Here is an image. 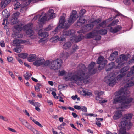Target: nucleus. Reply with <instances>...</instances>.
Returning <instances> with one entry per match:
<instances>
[{"label":"nucleus","instance_id":"obj_1","mask_svg":"<svg viewBox=\"0 0 134 134\" xmlns=\"http://www.w3.org/2000/svg\"><path fill=\"white\" fill-rule=\"evenodd\" d=\"M95 65V62H91L88 66V72L87 73L86 72L87 68L85 65L84 64H80L77 67L79 70L75 73H69L68 76L66 77V79L72 81L74 82L79 85V83L82 81L87 79L89 75L94 74L96 72V69H93Z\"/></svg>","mask_w":134,"mask_h":134},{"label":"nucleus","instance_id":"obj_2","mask_svg":"<svg viewBox=\"0 0 134 134\" xmlns=\"http://www.w3.org/2000/svg\"><path fill=\"white\" fill-rule=\"evenodd\" d=\"M134 85V81L132 80V78H131V79L128 80V82L124 87L122 88L119 91L115 93V95L116 96L119 95L120 96L113 99V103L116 104L118 102L126 104H130L131 102L134 103V99L129 97L130 91L128 90L129 87Z\"/></svg>","mask_w":134,"mask_h":134},{"label":"nucleus","instance_id":"obj_3","mask_svg":"<svg viewBox=\"0 0 134 134\" xmlns=\"http://www.w3.org/2000/svg\"><path fill=\"white\" fill-rule=\"evenodd\" d=\"M127 60V58L125 55L124 54L121 55L116 59V65H115V63L114 62L110 63L108 64V66L109 68L106 69V71H109L113 68H120L123 66Z\"/></svg>","mask_w":134,"mask_h":134},{"label":"nucleus","instance_id":"obj_4","mask_svg":"<svg viewBox=\"0 0 134 134\" xmlns=\"http://www.w3.org/2000/svg\"><path fill=\"white\" fill-rule=\"evenodd\" d=\"M132 113L125 114L123 116V117L121 119L119 125L122 127H124L126 125L130 126L132 125V123L130 121L133 116Z\"/></svg>","mask_w":134,"mask_h":134},{"label":"nucleus","instance_id":"obj_5","mask_svg":"<svg viewBox=\"0 0 134 134\" xmlns=\"http://www.w3.org/2000/svg\"><path fill=\"white\" fill-rule=\"evenodd\" d=\"M104 81L105 82L109 83V85L111 86H114L118 81L114 73H111L104 79Z\"/></svg>","mask_w":134,"mask_h":134},{"label":"nucleus","instance_id":"obj_6","mask_svg":"<svg viewBox=\"0 0 134 134\" xmlns=\"http://www.w3.org/2000/svg\"><path fill=\"white\" fill-rule=\"evenodd\" d=\"M54 11L53 9H49L47 13L44 14L43 12H42L41 15H40L39 21L41 22H44L46 20L47 17H49L51 19H52L55 17V14L54 13Z\"/></svg>","mask_w":134,"mask_h":134},{"label":"nucleus","instance_id":"obj_7","mask_svg":"<svg viewBox=\"0 0 134 134\" xmlns=\"http://www.w3.org/2000/svg\"><path fill=\"white\" fill-rule=\"evenodd\" d=\"M65 17L62 16L59 20V25L55 28V30L53 31V33L55 34L58 32L60 28H67L68 27V24L65 21Z\"/></svg>","mask_w":134,"mask_h":134},{"label":"nucleus","instance_id":"obj_8","mask_svg":"<svg viewBox=\"0 0 134 134\" xmlns=\"http://www.w3.org/2000/svg\"><path fill=\"white\" fill-rule=\"evenodd\" d=\"M124 105L121 106L120 107L118 108L119 109H122L120 111H118L116 112L114 115L113 116V118L115 120H116L120 118L122 116V113L121 111H123L124 110L129 108L131 106V104L125 105L126 103H124Z\"/></svg>","mask_w":134,"mask_h":134},{"label":"nucleus","instance_id":"obj_9","mask_svg":"<svg viewBox=\"0 0 134 134\" xmlns=\"http://www.w3.org/2000/svg\"><path fill=\"white\" fill-rule=\"evenodd\" d=\"M77 11L74 10H72L71 14L70 15V17L69 18L68 20V23H67L65 21V19H64L65 21V23L68 24V26L67 27H69V25L72 24L78 18V16L77 14Z\"/></svg>","mask_w":134,"mask_h":134},{"label":"nucleus","instance_id":"obj_10","mask_svg":"<svg viewBox=\"0 0 134 134\" xmlns=\"http://www.w3.org/2000/svg\"><path fill=\"white\" fill-rule=\"evenodd\" d=\"M107 63V60L104 59L103 57L100 56L97 60V63L99 64L98 69L101 70L104 67L105 65Z\"/></svg>","mask_w":134,"mask_h":134},{"label":"nucleus","instance_id":"obj_11","mask_svg":"<svg viewBox=\"0 0 134 134\" xmlns=\"http://www.w3.org/2000/svg\"><path fill=\"white\" fill-rule=\"evenodd\" d=\"M62 63V60L60 59L54 60L51 62V67L55 70L58 69L60 68Z\"/></svg>","mask_w":134,"mask_h":134},{"label":"nucleus","instance_id":"obj_12","mask_svg":"<svg viewBox=\"0 0 134 134\" xmlns=\"http://www.w3.org/2000/svg\"><path fill=\"white\" fill-rule=\"evenodd\" d=\"M93 26L94 25L92 23H91V22L90 23L87 24L84 27L82 28L81 30L78 31L77 32L79 33H84L85 32L88 31L92 29Z\"/></svg>","mask_w":134,"mask_h":134},{"label":"nucleus","instance_id":"obj_13","mask_svg":"<svg viewBox=\"0 0 134 134\" xmlns=\"http://www.w3.org/2000/svg\"><path fill=\"white\" fill-rule=\"evenodd\" d=\"M32 24L30 23L24 26L23 27L24 29L26 30V33L27 34L32 35H33L34 31L32 29Z\"/></svg>","mask_w":134,"mask_h":134},{"label":"nucleus","instance_id":"obj_14","mask_svg":"<svg viewBox=\"0 0 134 134\" xmlns=\"http://www.w3.org/2000/svg\"><path fill=\"white\" fill-rule=\"evenodd\" d=\"M75 32V31L73 30H70L66 31V29H65L62 32V34L61 35V37L63 38L64 42H65L66 39L65 38L67 36L72 35Z\"/></svg>","mask_w":134,"mask_h":134},{"label":"nucleus","instance_id":"obj_15","mask_svg":"<svg viewBox=\"0 0 134 134\" xmlns=\"http://www.w3.org/2000/svg\"><path fill=\"white\" fill-rule=\"evenodd\" d=\"M129 66H125L120 70V74L118 76V78H121L124 76L126 74V72L129 69Z\"/></svg>","mask_w":134,"mask_h":134},{"label":"nucleus","instance_id":"obj_16","mask_svg":"<svg viewBox=\"0 0 134 134\" xmlns=\"http://www.w3.org/2000/svg\"><path fill=\"white\" fill-rule=\"evenodd\" d=\"M86 21L85 19L84 16H80L79 19L75 24V26L79 27L84 24Z\"/></svg>","mask_w":134,"mask_h":134},{"label":"nucleus","instance_id":"obj_17","mask_svg":"<svg viewBox=\"0 0 134 134\" xmlns=\"http://www.w3.org/2000/svg\"><path fill=\"white\" fill-rule=\"evenodd\" d=\"M44 61V59L43 58H38L36 59L33 63V65L36 66H39L42 65Z\"/></svg>","mask_w":134,"mask_h":134},{"label":"nucleus","instance_id":"obj_18","mask_svg":"<svg viewBox=\"0 0 134 134\" xmlns=\"http://www.w3.org/2000/svg\"><path fill=\"white\" fill-rule=\"evenodd\" d=\"M109 31L113 33H115L120 31L122 29V27L120 26L117 25L116 26L113 27H110Z\"/></svg>","mask_w":134,"mask_h":134},{"label":"nucleus","instance_id":"obj_19","mask_svg":"<svg viewBox=\"0 0 134 134\" xmlns=\"http://www.w3.org/2000/svg\"><path fill=\"white\" fill-rule=\"evenodd\" d=\"M104 92L103 91L99 92L97 91H95L94 92V93L96 96L95 99L97 100L100 101V99H101V98L100 97V96L103 94L104 93Z\"/></svg>","mask_w":134,"mask_h":134},{"label":"nucleus","instance_id":"obj_20","mask_svg":"<svg viewBox=\"0 0 134 134\" xmlns=\"http://www.w3.org/2000/svg\"><path fill=\"white\" fill-rule=\"evenodd\" d=\"M118 53L117 51H115L110 54L109 58V60L111 61L114 60L117 57L118 55Z\"/></svg>","mask_w":134,"mask_h":134},{"label":"nucleus","instance_id":"obj_21","mask_svg":"<svg viewBox=\"0 0 134 134\" xmlns=\"http://www.w3.org/2000/svg\"><path fill=\"white\" fill-rule=\"evenodd\" d=\"M82 94L84 96H92L91 91L87 90H83L81 92Z\"/></svg>","mask_w":134,"mask_h":134},{"label":"nucleus","instance_id":"obj_22","mask_svg":"<svg viewBox=\"0 0 134 134\" xmlns=\"http://www.w3.org/2000/svg\"><path fill=\"white\" fill-rule=\"evenodd\" d=\"M10 2V0H2L1 6L2 8H4Z\"/></svg>","mask_w":134,"mask_h":134},{"label":"nucleus","instance_id":"obj_23","mask_svg":"<svg viewBox=\"0 0 134 134\" xmlns=\"http://www.w3.org/2000/svg\"><path fill=\"white\" fill-rule=\"evenodd\" d=\"M51 40L52 41L54 42H56L59 41H64V40H63V38L61 37V35L60 37H59L58 36H55L54 37L51 38Z\"/></svg>","mask_w":134,"mask_h":134},{"label":"nucleus","instance_id":"obj_24","mask_svg":"<svg viewBox=\"0 0 134 134\" xmlns=\"http://www.w3.org/2000/svg\"><path fill=\"white\" fill-rule=\"evenodd\" d=\"M37 58L36 55L35 54H31L30 55L28 58V60L30 62L36 61Z\"/></svg>","mask_w":134,"mask_h":134},{"label":"nucleus","instance_id":"obj_25","mask_svg":"<svg viewBox=\"0 0 134 134\" xmlns=\"http://www.w3.org/2000/svg\"><path fill=\"white\" fill-rule=\"evenodd\" d=\"M38 34L40 36L43 37V38L47 37L48 36V32H42L41 30H40L39 31Z\"/></svg>","mask_w":134,"mask_h":134},{"label":"nucleus","instance_id":"obj_26","mask_svg":"<svg viewBox=\"0 0 134 134\" xmlns=\"http://www.w3.org/2000/svg\"><path fill=\"white\" fill-rule=\"evenodd\" d=\"M2 15L4 18L7 19L10 16V14L6 9H5L2 12Z\"/></svg>","mask_w":134,"mask_h":134},{"label":"nucleus","instance_id":"obj_27","mask_svg":"<svg viewBox=\"0 0 134 134\" xmlns=\"http://www.w3.org/2000/svg\"><path fill=\"white\" fill-rule=\"evenodd\" d=\"M101 21V18H98L96 19H94L93 18H92L90 20V21L93 24H97L100 23Z\"/></svg>","mask_w":134,"mask_h":134},{"label":"nucleus","instance_id":"obj_28","mask_svg":"<svg viewBox=\"0 0 134 134\" xmlns=\"http://www.w3.org/2000/svg\"><path fill=\"white\" fill-rule=\"evenodd\" d=\"M23 46H21L19 45L14 49V51L17 53H20L22 50Z\"/></svg>","mask_w":134,"mask_h":134},{"label":"nucleus","instance_id":"obj_29","mask_svg":"<svg viewBox=\"0 0 134 134\" xmlns=\"http://www.w3.org/2000/svg\"><path fill=\"white\" fill-rule=\"evenodd\" d=\"M96 33L94 31L90 32L87 34L86 35V38H92L95 36Z\"/></svg>","mask_w":134,"mask_h":134},{"label":"nucleus","instance_id":"obj_30","mask_svg":"<svg viewBox=\"0 0 134 134\" xmlns=\"http://www.w3.org/2000/svg\"><path fill=\"white\" fill-rule=\"evenodd\" d=\"M84 37V36L83 35L81 34H79L77 37L74 40L76 43H77L82 40Z\"/></svg>","mask_w":134,"mask_h":134},{"label":"nucleus","instance_id":"obj_31","mask_svg":"<svg viewBox=\"0 0 134 134\" xmlns=\"http://www.w3.org/2000/svg\"><path fill=\"white\" fill-rule=\"evenodd\" d=\"M68 56L69 54L67 52L65 53L64 52H62L60 53V57L64 60L66 59Z\"/></svg>","mask_w":134,"mask_h":134},{"label":"nucleus","instance_id":"obj_32","mask_svg":"<svg viewBox=\"0 0 134 134\" xmlns=\"http://www.w3.org/2000/svg\"><path fill=\"white\" fill-rule=\"evenodd\" d=\"M71 43L70 42H68L64 43L63 45V48L65 49H67L70 48L71 46Z\"/></svg>","mask_w":134,"mask_h":134},{"label":"nucleus","instance_id":"obj_33","mask_svg":"<svg viewBox=\"0 0 134 134\" xmlns=\"http://www.w3.org/2000/svg\"><path fill=\"white\" fill-rule=\"evenodd\" d=\"M98 33L102 35H105L107 34V31L105 29H102L97 31Z\"/></svg>","mask_w":134,"mask_h":134},{"label":"nucleus","instance_id":"obj_34","mask_svg":"<svg viewBox=\"0 0 134 134\" xmlns=\"http://www.w3.org/2000/svg\"><path fill=\"white\" fill-rule=\"evenodd\" d=\"M20 121L22 123V124L25 126L28 129H29V127L30 126V125L28 124L27 121L23 119H20Z\"/></svg>","mask_w":134,"mask_h":134},{"label":"nucleus","instance_id":"obj_35","mask_svg":"<svg viewBox=\"0 0 134 134\" xmlns=\"http://www.w3.org/2000/svg\"><path fill=\"white\" fill-rule=\"evenodd\" d=\"M14 9H17L21 6V4L18 1H16L14 3Z\"/></svg>","mask_w":134,"mask_h":134},{"label":"nucleus","instance_id":"obj_36","mask_svg":"<svg viewBox=\"0 0 134 134\" xmlns=\"http://www.w3.org/2000/svg\"><path fill=\"white\" fill-rule=\"evenodd\" d=\"M18 22L17 18H14L12 17L10 20V22L12 24H16Z\"/></svg>","mask_w":134,"mask_h":134},{"label":"nucleus","instance_id":"obj_37","mask_svg":"<svg viewBox=\"0 0 134 134\" xmlns=\"http://www.w3.org/2000/svg\"><path fill=\"white\" fill-rule=\"evenodd\" d=\"M32 75L31 73L29 72H27L24 75V76L26 80H28L29 78Z\"/></svg>","mask_w":134,"mask_h":134},{"label":"nucleus","instance_id":"obj_38","mask_svg":"<svg viewBox=\"0 0 134 134\" xmlns=\"http://www.w3.org/2000/svg\"><path fill=\"white\" fill-rule=\"evenodd\" d=\"M106 22L104 20L103 21L100 23L96 27L98 28L100 27H104L105 25Z\"/></svg>","mask_w":134,"mask_h":134},{"label":"nucleus","instance_id":"obj_39","mask_svg":"<svg viewBox=\"0 0 134 134\" xmlns=\"http://www.w3.org/2000/svg\"><path fill=\"white\" fill-rule=\"evenodd\" d=\"M118 21L119 20L118 19L114 20L111 23L109 24L107 26V27H111L113 26H114L116 25Z\"/></svg>","mask_w":134,"mask_h":134},{"label":"nucleus","instance_id":"obj_40","mask_svg":"<svg viewBox=\"0 0 134 134\" xmlns=\"http://www.w3.org/2000/svg\"><path fill=\"white\" fill-rule=\"evenodd\" d=\"M19 32H18V33L17 32L15 33L13 35V37H14L13 35H15V38H22L23 37V35L22 34H20Z\"/></svg>","mask_w":134,"mask_h":134},{"label":"nucleus","instance_id":"obj_41","mask_svg":"<svg viewBox=\"0 0 134 134\" xmlns=\"http://www.w3.org/2000/svg\"><path fill=\"white\" fill-rule=\"evenodd\" d=\"M21 27V26L20 25H17L14 26V28L18 32H20L22 30V28Z\"/></svg>","mask_w":134,"mask_h":134},{"label":"nucleus","instance_id":"obj_42","mask_svg":"<svg viewBox=\"0 0 134 134\" xmlns=\"http://www.w3.org/2000/svg\"><path fill=\"white\" fill-rule=\"evenodd\" d=\"M119 134H127L126 132V130L124 129H121L119 132Z\"/></svg>","mask_w":134,"mask_h":134},{"label":"nucleus","instance_id":"obj_43","mask_svg":"<svg viewBox=\"0 0 134 134\" xmlns=\"http://www.w3.org/2000/svg\"><path fill=\"white\" fill-rule=\"evenodd\" d=\"M28 54L27 53H23L19 55L20 57L23 59H25L27 56Z\"/></svg>","mask_w":134,"mask_h":134},{"label":"nucleus","instance_id":"obj_44","mask_svg":"<svg viewBox=\"0 0 134 134\" xmlns=\"http://www.w3.org/2000/svg\"><path fill=\"white\" fill-rule=\"evenodd\" d=\"M134 74V70H133L131 69L130 71L128 72L127 75V77H129L131 76Z\"/></svg>","mask_w":134,"mask_h":134},{"label":"nucleus","instance_id":"obj_45","mask_svg":"<svg viewBox=\"0 0 134 134\" xmlns=\"http://www.w3.org/2000/svg\"><path fill=\"white\" fill-rule=\"evenodd\" d=\"M50 64V62L49 60H47L46 61H44L42 66L43 67L47 66L49 65Z\"/></svg>","mask_w":134,"mask_h":134},{"label":"nucleus","instance_id":"obj_46","mask_svg":"<svg viewBox=\"0 0 134 134\" xmlns=\"http://www.w3.org/2000/svg\"><path fill=\"white\" fill-rule=\"evenodd\" d=\"M22 42V41L21 40H14L13 41V44L16 45H18V44L19 43Z\"/></svg>","mask_w":134,"mask_h":134},{"label":"nucleus","instance_id":"obj_47","mask_svg":"<svg viewBox=\"0 0 134 134\" xmlns=\"http://www.w3.org/2000/svg\"><path fill=\"white\" fill-rule=\"evenodd\" d=\"M80 110L83 111L87 112V108L85 106H81Z\"/></svg>","mask_w":134,"mask_h":134},{"label":"nucleus","instance_id":"obj_48","mask_svg":"<svg viewBox=\"0 0 134 134\" xmlns=\"http://www.w3.org/2000/svg\"><path fill=\"white\" fill-rule=\"evenodd\" d=\"M86 12V10L84 9H82L79 12L80 16H83L85 14Z\"/></svg>","mask_w":134,"mask_h":134},{"label":"nucleus","instance_id":"obj_49","mask_svg":"<svg viewBox=\"0 0 134 134\" xmlns=\"http://www.w3.org/2000/svg\"><path fill=\"white\" fill-rule=\"evenodd\" d=\"M123 2L126 5H129L130 4V0H123Z\"/></svg>","mask_w":134,"mask_h":134},{"label":"nucleus","instance_id":"obj_50","mask_svg":"<svg viewBox=\"0 0 134 134\" xmlns=\"http://www.w3.org/2000/svg\"><path fill=\"white\" fill-rule=\"evenodd\" d=\"M19 12H17L15 13H14L12 16V17L14 18H17V17L19 16Z\"/></svg>","mask_w":134,"mask_h":134},{"label":"nucleus","instance_id":"obj_51","mask_svg":"<svg viewBox=\"0 0 134 134\" xmlns=\"http://www.w3.org/2000/svg\"><path fill=\"white\" fill-rule=\"evenodd\" d=\"M32 131L35 134H41V133L37 130H36L35 129H33Z\"/></svg>","mask_w":134,"mask_h":134},{"label":"nucleus","instance_id":"obj_52","mask_svg":"<svg viewBox=\"0 0 134 134\" xmlns=\"http://www.w3.org/2000/svg\"><path fill=\"white\" fill-rule=\"evenodd\" d=\"M66 73V71L64 70H63L59 71V75L62 76Z\"/></svg>","mask_w":134,"mask_h":134},{"label":"nucleus","instance_id":"obj_53","mask_svg":"<svg viewBox=\"0 0 134 134\" xmlns=\"http://www.w3.org/2000/svg\"><path fill=\"white\" fill-rule=\"evenodd\" d=\"M78 49V46L76 44H75L72 47V49L73 51L75 52L76 50Z\"/></svg>","mask_w":134,"mask_h":134},{"label":"nucleus","instance_id":"obj_54","mask_svg":"<svg viewBox=\"0 0 134 134\" xmlns=\"http://www.w3.org/2000/svg\"><path fill=\"white\" fill-rule=\"evenodd\" d=\"M8 72L9 73L10 75L11 76V77L13 79H15V77L13 73L10 71H9Z\"/></svg>","mask_w":134,"mask_h":134},{"label":"nucleus","instance_id":"obj_55","mask_svg":"<svg viewBox=\"0 0 134 134\" xmlns=\"http://www.w3.org/2000/svg\"><path fill=\"white\" fill-rule=\"evenodd\" d=\"M95 39L96 40H99L101 38V36L99 35H95Z\"/></svg>","mask_w":134,"mask_h":134},{"label":"nucleus","instance_id":"obj_56","mask_svg":"<svg viewBox=\"0 0 134 134\" xmlns=\"http://www.w3.org/2000/svg\"><path fill=\"white\" fill-rule=\"evenodd\" d=\"M52 28V26L50 25H49L48 27L46 28L44 30L46 31H48L50 30Z\"/></svg>","mask_w":134,"mask_h":134},{"label":"nucleus","instance_id":"obj_57","mask_svg":"<svg viewBox=\"0 0 134 134\" xmlns=\"http://www.w3.org/2000/svg\"><path fill=\"white\" fill-rule=\"evenodd\" d=\"M0 45L2 47H3L5 46V44L3 41L1 40L0 41Z\"/></svg>","mask_w":134,"mask_h":134},{"label":"nucleus","instance_id":"obj_58","mask_svg":"<svg viewBox=\"0 0 134 134\" xmlns=\"http://www.w3.org/2000/svg\"><path fill=\"white\" fill-rule=\"evenodd\" d=\"M34 106L36 107L40 106L41 105L40 103L38 102H34L33 105Z\"/></svg>","mask_w":134,"mask_h":134},{"label":"nucleus","instance_id":"obj_59","mask_svg":"<svg viewBox=\"0 0 134 134\" xmlns=\"http://www.w3.org/2000/svg\"><path fill=\"white\" fill-rule=\"evenodd\" d=\"M22 41V42L25 44H28L29 43V40H25L23 41Z\"/></svg>","mask_w":134,"mask_h":134},{"label":"nucleus","instance_id":"obj_60","mask_svg":"<svg viewBox=\"0 0 134 134\" xmlns=\"http://www.w3.org/2000/svg\"><path fill=\"white\" fill-rule=\"evenodd\" d=\"M52 94L54 96V98L56 99L58 98V97L57 96H56V94L55 92L53 91L52 93Z\"/></svg>","mask_w":134,"mask_h":134},{"label":"nucleus","instance_id":"obj_61","mask_svg":"<svg viewBox=\"0 0 134 134\" xmlns=\"http://www.w3.org/2000/svg\"><path fill=\"white\" fill-rule=\"evenodd\" d=\"M7 59L8 62H11L13 60V58L12 57H8L7 58Z\"/></svg>","mask_w":134,"mask_h":134},{"label":"nucleus","instance_id":"obj_62","mask_svg":"<svg viewBox=\"0 0 134 134\" xmlns=\"http://www.w3.org/2000/svg\"><path fill=\"white\" fill-rule=\"evenodd\" d=\"M134 62V58L130 59L129 60L128 62V64H130Z\"/></svg>","mask_w":134,"mask_h":134},{"label":"nucleus","instance_id":"obj_63","mask_svg":"<svg viewBox=\"0 0 134 134\" xmlns=\"http://www.w3.org/2000/svg\"><path fill=\"white\" fill-rule=\"evenodd\" d=\"M81 106H78V105H75L74 106V108L77 110H79L81 109L80 108Z\"/></svg>","mask_w":134,"mask_h":134},{"label":"nucleus","instance_id":"obj_64","mask_svg":"<svg viewBox=\"0 0 134 134\" xmlns=\"http://www.w3.org/2000/svg\"><path fill=\"white\" fill-rule=\"evenodd\" d=\"M8 129L9 130L12 132H16V131L15 130H14V129H12V128H11L10 127H8Z\"/></svg>","mask_w":134,"mask_h":134}]
</instances>
